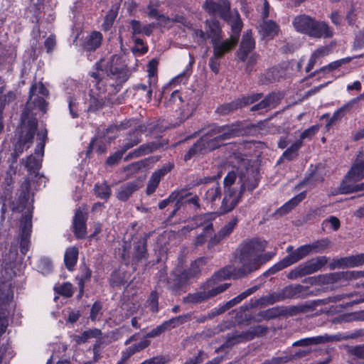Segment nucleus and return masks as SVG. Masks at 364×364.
<instances>
[{
	"instance_id": "1",
	"label": "nucleus",
	"mask_w": 364,
	"mask_h": 364,
	"mask_svg": "<svg viewBox=\"0 0 364 364\" xmlns=\"http://www.w3.org/2000/svg\"><path fill=\"white\" fill-rule=\"evenodd\" d=\"M131 73L127 68L124 56L114 55L109 59H102L97 64V71L91 74L93 78L90 89L89 103L90 110L101 108L105 104V92L109 87H119L129 78Z\"/></svg>"
},
{
	"instance_id": "2",
	"label": "nucleus",
	"mask_w": 364,
	"mask_h": 364,
	"mask_svg": "<svg viewBox=\"0 0 364 364\" xmlns=\"http://www.w3.org/2000/svg\"><path fill=\"white\" fill-rule=\"evenodd\" d=\"M267 242L259 238H253L242 243L237 252L238 267L230 265L225 271L228 275L244 277L257 270L261 265L270 260L274 252L262 253L267 247Z\"/></svg>"
},
{
	"instance_id": "3",
	"label": "nucleus",
	"mask_w": 364,
	"mask_h": 364,
	"mask_svg": "<svg viewBox=\"0 0 364 364\" xmlns=\"http://www.w3.org/2000/svg\"><path fill=\"white\" fill-rule=\"evenodd\" d=\"M221 29L218 22L211 20L206 21V32L200 29L193 30V36L198 43H203L207 38L212 40L213 48V56L210 58L209 66L215 73L219 71V63L218 60L225 53L229 51L237 43V36H232L230 39L221 41Z\"/></svg>"
},
{
	"instance_id": "4",
	"label": "nucleus",
	"mask_w": 364,
	"mask_h": 364,
	"mask_svg": "<svg viewBox=\"0 0 364 364\" xmlns=\"http://www.w3.org/2000/svg\"><path fill=\"white\" fill-rule=\"evenodd\" d=\"M246 132L242 129L240 123L230 126H212L208 133L204 134L188 152L184 156V160L188 161L198 153H204L213 150L222 144L223 141L235 136L242 135Z\"/></svg>"
},
{
	"instance_id": "5",
	"label": "nucleus",
	"mask_w": 364,
	"mask_h": 364,
	"mask_svg": "<svg viewBox=\"0 0 364 364\" xmlns=\"http://www.w3.org/2000/svg\"><path fill=\"white\" fill-rule=\"evenodd\" d=\"M236 173L234 171L229 172L224 178L225 196L222 203V209L224 212L232 210L239 203L243 191L247 188L249 191H253L258 185L256 179L250 184L242 183L238 187L235 186L236 180Z\"/></svg>"
},
{
	"instance_id": "6",
	"label": "nucleus",
	"mask_w": 364,
	"mask_h": 364,
	"mask_svg": "<svg viewBox=\"0 0 364 364\" xmlns=\"http://www.w3.org/2000/svg\"><path fill=\"white\" fill-rule=\"evenodd\" d=\"M292 25L296 32L309 37L320 38L333 36V31L327 23L318 21L305 14L295 16L292 20Z\"/></svg>"
},
{
	"instance_id": "7",
	"label": "nucleus",
	"mask_w": 364,
	"mask_h": 364,
	"mask_svg": "<svg viewBox=\"0 0 364 364\" xmlns=\"http://www.w3.org/2000/svg\"><path fill=\"white\" fill-rule=\"evenodd\" d=\"M203 8L211 16H219L228 21H232V28L237 34L240 31L242 22L239 14L237 11H235L230 16V4L228 0H219L218 2L207 0L203 4Z\"/></svg>"
},
{
	"instance_id": "8",
	"label": "nucleus",
	"mask_w": 364,
	"mask_h": 364,
	"mask_svg": "<svg viewBox=\"0 0 364 364\" xmlns=\"http://www.w3.org/2000/svg\"><path fill=\"white\" fill-rule=\"evenodd\" d=\"M237 223V218L231 219L227 223L219 232L213 236V225L208 224L203 229V232L199 235L196 238V244L201 245L205 241L209 240L208 247L211 248L218 244L222 240L229 236L235 229Z\"/></svg>"
},
{
	"instance_id": "9",
	"label": "nucleus",
	"mask_w": 364,
	"mask_h": 364,
	"mask_svg": "<svg viewBox=\"0 0 364 364\" xmlns=\"http://www.w3.org/2000/svg\"><path fill=\"white\" fill-rule=\"evenodd\" d=\"M327 263V258L324 256L313 258L291 270L287 277L289 279H296L303 276L311 274L320 270Z\"/></svg>"
},
{
	"instance_id": "10",
	"label": "nucleus",
	"mask_w": 364,
	"mask_h": 364,
	"mask_svg": "<svg viewBox=\"0 0 364 364\" xmlns=\"http://www.w3.org/2000/svg\"><path fill=\"white\" fill-rule=\"evenodd\" d=\"M304 287L300 284L289 285L283 289L272 292L261 299L262 304H272L286 299L297 298L301 296Z\"/></svg>"
},
{
	"instance_id": "11",
	"label": "nucleus",
	"mask_w": 364,
	"mask_h": 364,
	"mask_svg": "<svg viewBox=\"0 0 364 364\" xmlns=\"http://www.w3.org/2000/svg\"><path fill=\"white\" fill-rule=\"evenodd\" d=\"M230 265L224 267L218 272H217L210 279L208 280L205 284L203 287V289H205L208 294L209 298L213 297L216 296L218 294H220L225 290H226L229 284L223 283L221 284H218V282L221 280H224L228 278L238 279L239 277H234L232 274L228 275V272L225 271Z\"/></svg>"
},
{
	"instance_id": "12",
	"label": "nucleus",
	"mask_w": 364,
	"mask_h": 364,
	"mask_svg": "<svg viewBox=\"0 0 364 364\" xmlns=\"http://www.w3.org/2000/svg\"><path fill=\"white\" fill-rule=\"evenodd\" d=\"M48 95V91L41 82L35 83L31 87L29 100L27 103L28 107H31V105H33L34 107L38 108L41 111L45 112L46 102L44 97Z\"/></svg>"
},
{
	"instance_id": "13",
	"label": "nucleus",
	"mask_w": 364,
	"mask_h": 364,
	"mask_svg": "<svg viewBox=\"0 0 364 364\" xmlns=\"http://www.w3.org/2000/svg\"><path fill=\"white\" fill-rule=\"evenodd\" d=\"M183 99L178 90L172 92L171 95L168 102H166L167 107H174L181 109V120L183 121L191 117L196 109V104L194 102H188L186 107L183 106Z\"/></svg>"
},
{
	"instance_id": "14",
	"label": "nucleus",
	"mask_w": 364,
	"mask_h": 364,
	"mask_svg": "<svg viewBox=\"0 0 364 364\" xmlns=\"http://www.w3.org/2000/svg\"><path fill=\"white\" fill-rule=\"evenodd\" d=\"M46 136V130H42L38 133V137L40 141L36 146L34 155L28 156L26 162V166L29 170H36L40 168L41 160L44 154Z\"/></svg>"
},
{
	"instance_id": "15",
	"label": "nucleus",
	"mask_w": 364,
	"mask_h": 364,
	"mask_svg": "<svg viewBox=\"0 0 364 364\" xmlns=\"http://www.w3.org/2000/svg\"><path fill=\"white\" fill-rule=\"evenodd\" d=\"M31 214H27L22 217L20 221V250L25 255L28 250L30 236L32 229Z\"/></svg>"
},
{
	"instance_id": "16",
	"label": "nucleus",
	"mask_w": 364,
	"mask_h": 364,
	"mask_svg": "<svg viewBox=\"0 0 364 364\" xmlns=\"http://www.w3.org/2000/svg\"><path fill=\"white\" fill-rule=\"evenodd\" d=\"M364 178V159L363 151L359 152L350 170L347 173L342 186L347 181H358Z\"/></svg>"
},
{
	"instance_id": "17",
	"label": "nucleus",
	"mask_w": 364,
	"mask_h": 364,
	"mask_svg": "<svg viewBox=\"0 0 364 364\" xmlns=\"http://www.w3.org/2000/svg\"><path fill=\"white\" fill-rule=\"evenodd\" d=\"M260 97V94L242 97V98L238 99L235 102L220 106L218 108V112L221 114H226L233 111L234 109H237L238 107H242L243 106L253 103L254 102L258 100Z\"/></svg>"
},
{
	"instance_id": "18",
	"label": "nucleus",
	"mask_w": 364,
	"mask_h": 364,
	"mask_svg": "<svg viewBox=\"0 0 364 364\" xmlns=\"http://www.w3.org/2000/svg\"><path fill=\"white\" fill-rule=\"evenodd\" d=\"M173 168V164L168 162L152 173L147 184L146 192L148 194H151L156 191L161 179L170 172Z\"/></svg>"
},
{
	"instance_id": "19",
	"label": "nucleus",
	"mask_w": 364,
	"mask_h": 364,
	"mask_svg": "<svg viewBox=\"0 0 364 364\" xmlns=\"http://www.w3.org/2000/svg\"><path fill=\"white\" fill-rule=\"evenodd\" d=\"M364 264V253L348 256L338 259L334 266L338 268L355 267Z\"/></svg>"
},
{
	"instance_id": "20",
	"label": "nucleus",
	"mask_w": 364,
	"mask_h": 364,
	"mask_svg": "<svg viewBox=\"0 0 364 364\" xmlns=\"http://www.w3.org/2000/svg\"><path fill=\"white\" fill-rule=\"evenodd\" d=\"M86 213L80 208L77 209L73 220V229L75 235L82 238L86 235Z\"/></svg>"
},
{
	"instance_id": "21",
	"label": "nucleus",
	"mask_w": 364,
	"mask_h": 364,
	"mask_svg": "<svg viewBox=\"0 0 364 364\" xmlns=\"http://www.w3.org/2000/svg\"><path fill=\"white\" fill-rule=\"evenodd\" d=\"M255 45V41L252 37V31H247L243 34L237 57L242 61L245 60L247 54L254 49Z\"/></svg>"
},
{
	"instance_id": "22",
	"label": "nucleus",
	"mask_w": 364,
	"mask_h": 364,
	"mask_svg": "<svg viewBox=\"0 0 364 364\" xmlns=\"http://www.w3.org/2000/svg\"><path fill=\"white\" fill-rule=\"evenodd\" d=\"M191 64L190 63L183 72L173 77L168 84L165 85L162 88V95H164L167 91L176 88L178 85L186 84L191 73Z\"/></svg>"
},
{
	"instance_id": "23",
	"label": "nucleus",
	"mask_w": 364,
	"mask_h": 364,
	"mask_svg": "<svg viewBox=\"0 0 364 364\" xmlns=\"http://www.w3.org/2000/svg\"><path fill=\"white\" fill-rule=\"evenodd\" d=\"M279 31V26L273 21H264L259 27V32L264 39L274 38Z\"/></svg>"
},
{
	"instance_id": "24",
	"label": "nucleus",
	"mask_w": 364,
	"mask_h": 364,
	"mask_svg": "<svg viewBox=\"0 0 364 364\" xmlns=\"http://www.w3.org/2000/svg\"><path fill=\"white\" fill-rule=\"evenodd\" d=\"M205 263V259L203 257L199 258L191 263V267L188 272H183L179 275L176 280L178 284H181L185 282L188 279L196 276L200 271V267L204 265Z\"/></svg>"
},
{
	"instance_id": "25",
	"label": "nucleus",
	"mask_w": 364,
	"mask_h": 364,
	"mask_svg": "<svg viewBox=\"0 0 364 364\" xmlns=\"http://www.w3.org/2000/svg\"><path fill=\"white\" fill-rule=\"evenodd\" d=\"M149 341L144 339L136 344L129 347L125 350L122 351L121 359L118 361L119 364H124V363L134 353L139 352L149 345Z\"/></svg>"
},
{
	"instance_id": "26",
	"label": "nucleus",
	"mask_w": 364,
	"mask_h": 364,
	"mask_svg": "<svg viewBox=\"0 0 364 364\" xmlns=\"http://www.w3.org/2000/svg\"><path fill=\"white\" fill-rule=\"evenodd\" d=\"M310 255L308 247L306 245H302L292 252L291 254L286 256L284 259L287 264L288 267L302 259L305 257Z\"/></svg>"
},
{
	"instance_id": "27",
	"label": "nucleus",
	"mask_w": 364,
	"mask_h": 364,
	"mask_svg": "<svg viewBox=\"0 0 364 364\" xmlns=\"http://www.w3.org/2000/svg\"><path fill=\"white\" fill-rule=\"evenodd\" d=\"M278 97L275 94H271L268 95L264 100L259 103L254 105L252 108V111H259L260 113L266 112L268 109L274 107L277 103Z\"/></svg>"
},
{
	"instance_id": "28",
	"label": "nucleus",
	"mask_w": 364,
	"mask_h": 364,
	"mask_svg": "<svg viewBox=\"0 0 364 364\" xmlns=\"http://www.w3.org/2000/svg\"><path fill=\"white\" fill-rule=\"evenodd\" d=\"M183 322L182 317H176L173 318L168 321L164 322L161 325L157 326L156 328L151 330L150 332L147 333L148 337H155L161 334L162 332L166 330L173 328L177 326L178 323H181Z\"/></svg>"
},
{
	"instance_id": "29",
	"label": "nucleus",
	"mask_w": 364,
	"mask_h": 364,
	"mask_svg": "<svg viewBox=\"0 0 364 364\" xmlns=\"http://www.w3.org/2000/svg\"><path fill=\"white\" fill-rule=\"evenodd\" d=\"M37 122L35 120L31 122L28 130L23 138H21L19 140V144L16 145L15 147V153L16 156L21 154L23 151V148H21V144L23 145L26 144L28 142H30L31 139L33 138L34 133L36 129Z\"/></svg>"
},
{
	"instance_id": "30",
	"label": "nucleus",
	"mask_w": 364,
	"mask_h": 364,
	"mask_svg": "<svg viewBox=\"0 0 364 364\" xmlns=\"http://www.w3.org/2000/svg\"><path fill=\"white\" fill-rule=\"evenodd\" d=\"M78 257V249L75 247H68L64 255V262L65 267L70 271L73 270Z\"/></svg>"
},
{
	"instance_id": "31",
	"label": "nucleus",
	"mask_w": 364,
	"mask_h": 364,
	"mask_svg": "<svg viewBox=\"0 0 364 364\" xmlns=\"http://www.w3.org/2000/svg\"><path fill=\"white\" fill-rule=\"evenodd\" d=\"M331 48L328 46H323L316 50L311 55L308 65L306 67V72L309 73L312 70L316 61L321 57L326 56L329 54Z\"/></svg>"
},
{
	"instance_id": "32",
	"label": "nucleus",
	"mask_w": 364,
	"mask_h": 364,
	"mask_svg": "<svg viewBox=\"0 0 364 364\" xmlns=\"http://www.w3.org/2000/svg\"><path fill=\"white\" fill-rule=\"evenodd\" d=\"M358 101V98H355L349 102H348L346 104H345L343 106L338 109L333 114L332 117L331 118L329 121V124L333 123V122L341 119L346 113L350 112L351 109L353 108V105Z\"/></svg>"
},
{
	"instance_id": "33",
	"label": "nucleus",
	"mask_w": 364,
	"mask_h": 364,
	"mask_svg": "<svg viewBox=\"0 0 364 364\" xmlns=\"http://www.w3.org/2000/svg\"><path fill=\"white\" fill-rule=\"evenodd\" d=\"M138 188L135 182H129L120 187L117 192V198L121 200H126Z\"/></svg>"
},
{
	"instance_id": "34",
	"label": "nucleus",
	"mask_w": 364,
	"mask_h": 364,
	"mask_svg": "<svg viewBox=\"0 0 364 364\" xmlns=\"http://www.w3.org/2000/svg\"><path fill=\"white\" fill-rule=\"evenodd\" d=\"M330 240L327 238H323L319 240L313 242L311 244L306 245L310 254L322 252L330 245Z\"/></svg>"
},
{
	"instance_id": "35",
	"label": "nucleus",
	"mask_w": 364,
	"mask_h": 364,
	"mask_svg": "<svg viewBox=\"0 0 364 364\" xmlns=\"http://www.w3.org/2000/svg\"><path fill=\"white\" fill-rule=\"evenodd\" d=\"M306 197V193L304 192L300 193L295 197L292 198L288 202L283 205L282 207L279 209V213L281 214H285L290 211L293 208H294L296 205H298L301 201H302Z\"/></svg>"
},
{
	"instance_id": "36",
	"label": "nucleus",
	"mask_w": 364,
	"mask_h": 364,
	"mask_svg": "<svg viewBox=\"0 0 364 364\" xmlns=\"http://www.w3.org/2000/svg\"><path fill=\"white\" fill-rule=\"evenodd\" d=\"M102 36L98 31H93L87 38L85 47L88 50H95L102 43Z\"/></svg>"
},
{
	"instance_id": "37",
	"label": "nucleus",
	"mask_w": 364,
	"mask_h": 364,
	"mask_svg": "<svg viewBox=\"0 0 364 364\" xmlns=\"http://www.w3.org/2000/svg\"><path fill=\"white\" fill-rule=\"evenodd\" d=\"M101 335V331L97 328L89 329L85 331L80 335L76 336L75 341L78 343H85L92 338H100Z\"/></svg>"
},
{
	"instance_id": "38",
	"label": "nucleus",
	"mask_w": 364,
	"mask_h": 364,
	"mask_svg": "<svg viewBox=\"0 0 364 364\" xmlns=\"http://www.w3.org/2000/svg\"><path fill=\"white\" fill-rule=\"evenodd\" d=\"M220 198V187L218 184L213 185L205 191L204 200L207 203H212Z\"/></svg>"
},
{
	"instance_id": "39",
	"label": "nucleus",
	"mask_w": 364,
	"mask_h": 364,
	"mask_svg": "<svg viewBox=\"0 0 364 364\" xmlns=\"http://www.w3.org/2000/svg\"><path fill=\"white\" fill-rule=\"evenodd\" d=\"M209 299L208 292L204 289L203 291L196 292L190 294L184 298V302L191 304L200 303Z\"/></svg>"
},
{
	"instance_id": "40",
	"label": "nucleus",
	"mask_w": 364,
	"mask_h": 364,
	"mask_svg": "<svg viewBox=\"0 0 364 364\" xmlns=\"http://www.w3.org/2000/svg\"><path fill=\"white\" fill-rule=\"evenodd\" d=\"M336 279V274H321L317 277H312L308 279L309 282L313 284H328L333 282Z\"/></svg>"
},
{
	"instance_id": "41",
	"label": "nucleus",
	"mask_w": 364,
	"mask_h": 364,
	"mask_svg": "<svg viewBox=\"0 0 364 364\" xmlns=\"http://www.w3.org/2000/svg\"><path fill=\"white\" fill-rule=\"evenodd\" d=\"M95 191L96 195L102 199L108 198L111 194L110 188L105 183L95 185Z\"/></svg>"
},
{
	"instance_id": "42",
	"label": "nucleus",
	"mask_w": 364,
	"mask_h": 364,
	"mask_svg": "<svg viewBox=\"0 0 364 364\" xmlns=\"http://www.w3.org/2000/svg\"><path fill=\"white\" fill-rule=\"evenodd\" d=\"M14 94L12 92H9L7 95H0V134L3 131L4 124H3V110L4 106L7 102H9L14 98Z\"/></svg>"
},
{
	"instance_id": "43",
	"label": "nucleus",
	"mask_w": 364,
	"mask_h": 364,
	"mask_svg": "<svg viewBox=\"0 0 364 364\" xmlns=\"http://www.w3.org/2000/svg\"><path fill=\"white\" fill-rule=\"evenodd\" d=\"M131 26L133 34L144 33L146 36H149L151 33L150 26H141L140 23L136 20L131 21Z\"/></svg>"
},
{
	"instance_id": "44",
	"label": "nucleus",
	"mask_w": 364,
	"mask_h": 364,
	"mask_svg": "<svg viewBox=\"0 0 364 364\" xmlns=\"http://www.w3.org/2000/svg\"><path fill=\"white\" fill-rule=\"evenodd\" d=\"M301 145L302 141L301 140H297L284 152L283 157L287 159H291L295 156H296L297 151L299 149Z\"/></svg>"
},
{
	"instance_id": "45",
	"label": "nucleus",
	"mask_w": 364,
	"mask_h": 364,
	"mask_svg": "<svg viewBox=\"0 0 364 364\" xmlns=\"http://www.w3.org/2000/svg\"><path fill=\"white\" fill-rule=\"evenodd\" d=\"M117 16V9H111L107 12V14L105 18L104 23L102 24V27H103L104 30L107 31L112 27Z\"/></svg>"
},
{
	"instance_id": "46",
	"label": "nucleus",
	"mask_w": 364,
	"mask_h": 364,
	"mask_svg": "<svg viewBox=\"0 0 364 364\" xmlns=\"http://www.w3.org/2000/svg\"><path fill=\"white\" fill-rule=\"evenodd\" d=\"M157 70V62L155 60H151L147 65V72L149 78V85L156 83V73Z\"/></svg>"
},
{
	"instance_id": "47",
	"label": "nucleus",
	"mask_w": 364,
	"mask_h": 364,
	"mask_svg": "<svg viewBox=\"0 0 364 364\" xmlns=\"http://www.w3.org/2000/svg\"><path fill=\"white\" fill-rule=\"evenodd\" d=\"M181 198L182 196L179 192H173L169 196V197L167 199L164 200L159 203V208L160 209H164L170 203H173L174 201H176V205H178Z\"/></svg>"
},
{
	"instance_id": "48",
	"label": "nucleus",
	"mask_w": 364,
	"mask_h": 364,
	"mask_svg": "<svg viewBox=\"0 0 364 364\" xmlns=\"http://www.w3.org/2000/svg\"><path fill=\"white\" fill-rule=\"evenodd\" d=\"M159 147L158 144L155 143L147 144L145 145H141L137 151H134V154L136 156H139L141 155H145L152 152L156 150Z\"/></svg>"
},
{
	"instance_id": "49",
	"label": "nucleus",
	"mask_w": 364,
	"mask_h": 364,
	"mask_svg": "<svg viewBox=\"0 0 364 364\" xmlns=\"http://www.w3.org/2000/svg\"><path fill=\"white\" fill-rule=\"evenodd\" d=\"M55 290L60 294L70 297L73 294V286L70 283H64L62 285L55 287Z\"/></svg>"
},
{
	"instance_id": "50",
	"label": "nucleus",
	"mask_w": 364,
	"mask_h": 364,
	"mask_svg": "<svg viewBox=\"0 0 364 364\" xmlns=\"http://www.w3.org/2000/svg\"><path fill=\"white\" fill-rule=\"evenodd\" d=\"M144 131V126H139V128L136 129L134 132V133H133V134H134V139L131 140L130 142H128V143H127L124 145V151H125L126 150L132 148V146L136 145L138 143L140 142L141 139L139 138V132H142Z\"/></svg>"
},
{
	"instance_id": "51",
	"label": "nucleus",
	"mask_w": 364,
	"mask_h": 364,
	"mask_svg": "<svg viewBox=\"0 0 364 364\" xmlns=\"http://www.w3.org/2000/svg\"><path fill=\"white\" fill-rule=\"evenodd\" d=\"M66 315L68 318L66 319V324H73L75 323L80 316V313L78 310L68 308L66 310Z\"/></svg>"
},
{
	"instance_id": "52",
	"label": "nucleus",
	"mask_w": 364,
	"mask_h": 364,
	"mask_svg": "<svg viewBox=\"0 0 364 364\" xmlns=\"http://www.w3.org/2000/svg\"><path fill=\"white\" fill-rule=\"evenodd\" d=\"M102 315V305L100 302H95L91 309L90 318L92 321L100 320Z\"/></svg>"
},
{
	"instance_id": "53",
	"label": "nucleus",
	"mask_w": 364,
	"mask_h": 364,
	"mask_svg": "<svg viewBox=\"0 0 364 364\" xmlns=\"http://www.w3.org/2000/svg\"><path fill=\"white\" fill-rule=\"evenodd\" d=\"M353 58L348 57V58H342V59L336 60V61L332 62L330 64H328V65L327 67L323 68L322 70H324L327 68L330 70H336V69L338 68L339 67H341V65L349 63Z\"/></svg>"
},
{
	"instance_id": "54",
	"label": "nucleus",
	"mask_w": 364,
	"mask_h": 364,
	"mask_svg": "<svg viewBox=\"0 0 364 364\" xmlns=\"http://www.w3.org/2000/svg\"><path fill=\"white\" fill-rule=\"evenodd\" d=\"M353 48L355 50L364 48V28L356 33Z\"/></svg>"
},
{
	"instance_id": "55",
	"label": "nucleus",
	"mask_w": 364,
	"mask_h": 364,
	"mask_svg": "<svg viewBox=\"0 0 364 364\" xmlns=\"http://www.w3.org/2000/svg\"><path fill=\"white\" fill-rule=\"evenodd\" d=\"M135 45L132 48V51L134 53L144 54L147 52V47L144 45L143 41L140 38H136L134 41Z\"/></svg>"
},
{
	"instance_id": "56",
	"label": "nucleus",
	"mask_w": 364,
	"mask_h": 364,
	"mask_svg": "<svg viewBox=\"0 0 364 364\" xmlns=\"http://www.w3.org/2000/svg\"><path fill=\"white\" fill-rule=\"evenodd\" d=\"M348 353L358 358H364V345L350 346L348 350Z\"/></svg>"
},
{
	"instance_id": "57",
	"label": "nucleus",
	"mask_w": 364,
	"mask_h": 364,
	"mask_svg": "<svg viewBox=\"0 0 364 364\" xmlns=\"http://www.w3.org/2000/svg\"><path fill=\"white\" fill-rule=\"evenodd\" d=\"M147 305L153 312L158 311V295L156 292H152L147 300Z\"/></svg>"
},
{
	"instance_id": "58",
	"label": "nucleus",
	"mask_w": 364,
	"mask_h": 364,
	"mask_svg": "<svg viewBox=\"0 0 364 364\" xmlns=\"http://www.w3.org/2000/svg\"><path fill=\"white\" fill-rule=\"evenodd\" d=\"M288 265L286 263V262L284 261V258L280 260L279 262H277V264H275L274 266H272L271 268H269L266 274H275L276 272L287 267Z\"/></svg>"
},
{
	"instance_id": "59",
	"label": "nucleus",
	"mask_w": 364,
	"mask_h": 364,
	"mask_svg": "<svg viewBox=\"0 0 364 364\" xmlns=\"http://www.w3.org/2000/svg\"><path fill=\"white\" fill-rule=\"evenodd\" d=\"M149 15L151 17L156 18L160 22L167 24L168 22L171 21L169 18L166 17L164 15H159L155 9L150 7L149 8Z\"/></svg>"
},
{
	"instance_id": "60",
	"label": "nucleus",
	"mask_w": 364,
	"mask_h": 364,
	"mask_svg": "<svg viewBox=\"0 0 364 364\" xmlns=\"http://www.w3.org/2000/svg\"><path fill=\"white\" fill-rule=\"evenodd\" d=\"M318 130V128L316 126H312L309 129L304 130L300 135V139L301 141L305 139L311 138Z\"/></svg>"
},
{
	"instance_id": "61",
	"label": "nucleus",
	"mask_w": 364,
	"mask_h": 364,
	"mask_svg": "<svg viewBox=\"0 0 364 364\" xmlns=\"http://www.w3.org/2000/svg\"><path fill=\"white\" fill-rule=\"evenodd\" d=\"M146 253V244L144 240L140 242L139 244L136 247V257L139 259L145 258Z\"/></svg>"
},
{
	"instance_id": "62",
	"label": "nucleus",
	"mask_w": 364,
	"mask_h": 364,
	"mask_svg": "<svg viewBox=\"0 0 364 364\" xmlns=\"http://www.w3.org/2000/svg\"><path fill=\"white\" fill-rule=\"evenodd\" d=\"M30 190V182L26 179L21 184V192L19 197L23 200H28Z\"/></svg>"
},
{
	"instance_id": "63",
	"label": "nucleus",
	"mask_w": 364,
	"mask_h": 364,
	"mask_svg": "<svg viewBox=\"0 0 364 364\" xmlns=\"http://www.w3.org/2000/svg\"><path fill=\"white\" fill-rule=\"evenodd\" d=\"M309 340H311V346L326 343L330 340V337L327 334H325L323 336L309 337Z\"/></svg>"
},
{
	"instance_id": "64",
	"label": "nucleus",
	"mask_w": 364,
	"mask_h": 364,
	"mask_svg": "<svg viewBox=\"0 0 364 364\" xmlns=\"http://www.w3.org/2000/svg\"><path fill=\"white\" fill-rule=\"evenodd\" d=\"M323 225L325 226L330 225L333 230H336L340 226V221L337 218L331 216L328 220L323 221Z\"/></svg>"
}]
</instances>
